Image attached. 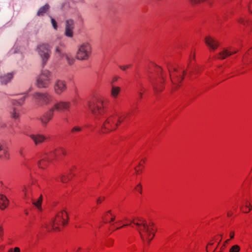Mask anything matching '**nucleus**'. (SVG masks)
I'll return each instance as SVG.
<instances>
[{
  "label": "nucleus",
  "instance_id": "nucleus-1",
  "mask_svg": "<svg viewBox=\"0 0 252 252\" xmlns=\"http://www.w3.org/2000/svg\"><path fill=\"white\" fill-rule=\"evenodd\" d=\"M87 103L89 110L94 116L96 122H99L102 126L103 120L106 118V117H102L104 113L102 99L96 97L92 100L88 101Z\"/></svg>",
  "mask_w": 252,
  "mask_h": 252
},
{
  "label": "nucleus",
  "instance_id": "nucleus-2",
  "mask_svg": "<svg viewBox=\"0 0 252 252\" xmlns=\"http://www.w3.org/2000/svg\"><path fill=\"white\" fill-rule=\"evenodd\" d=\"M124 119L125 118L122 119V116L117 113L106 116V118L103 120L101 126V132L105 133L116 130Z\"/></svg>",
  "mask_w": 252,
  "mask_h": 252
},
{
  "label": "nucleus",
  "instance_id": "nucleus-3",
  "mask_svg": "<svg viewBox=\"0 0 252 252\" xmlns=\"http://www.w3.org/2000/svg\"><path fill=\"white\" fill-rule=\"evenodd\" d=\"M141 223H135L134 220H131L130 222L133 223L136 226L139 227L138 229L139 234L142 240L144 241L145 240H148L149 242L153 239L155 236V233L152 232V231L150 230L149 226L145 220H138Z\"/></svg>",
  "mask_w": 252,
  "mask_h": 252
},
{
  "label": "nucleus",
  "instance_id": "nucleus-4",
  "mask_svg": "<svg viewBox=\"0 0 252 252\" xmlns=\"http://www.w3.org/2000/svg\"><path fill=\"white\" fill-rule=\"evenodd\" d=\"M52 80V73L48 70H41L36 80V85L39 88H46Z\"/></svg>",
  "mask_w": 252,
  "mask_h": 252
},
{
  "label": "nucleus",
  "instance_id": "nucleus-5",
  "mask_svg": "<svg viewBox=\"0 0 252 252\" xmlns=\"http://www.w3.org/2000/svg\"><path fill=\"white\" fill-rule=\"evenodd\" d=\"M61 154L65 155L64 150L62 148L46 155L41 160L38 161L39 167L42 169L45 168L49 162L52 161L56 157H59Z\"/></svg>",
  "mask_w": 252,
  "mask_h": 252
},
{
  "label": "nucleus",
  "instance_id": "nucleus-6",
  "mask_svg": "<svg viewBox=\"0 0 252 252\" xmlns=\"http://www.w3.org/2000/svg\"><path fill=\"white\" fill-rule=\"evenodd\" d=\"M91 53V47L89 43L85 42L78 46L76 59L80 60H87Z\"/></svg>",
  "mask_w": 252,
  "mask_h": 252
},
{
  "label": "nucleus",
  "instance_id": "nucleus-7",
  "mask_svg": "<svg viewBox=\"0 0 252 252\" xmlns=\"http://www.w3.org/2000/svg\"><path fill=\"white\" fill-rule=\"evenodd\" d=\"M36 51L41 59L42 66H44L50 56L49 45L47 44H40L37 46Z\"/></svg>",
  "mask_w": 252,
  "mask_h": 252
},
{
  "label": "nucleus",
  "instance_id": "nucleus-8",
  "mask_svg": "<svg viewBox=\"0 0 252 252\" xmlns=\"http://www.w3.org/2000/svg\"><path fill=\"white\" fill-rule=\"evenodd\" d=\"M156 71L157 73L158 79L155 82L151 81L153 89L156 92H161L163 87L160 85L165 80L166 75L163 73L162 68L160 66H157Z\"/></svg>",
  "mask_w": 252,
  "mask_h": 252
},
{
  "label": "nucleus",
  "instance_id": "nucleus-9",
  "mask_svg": "<svg viewBox=\"0 0 252 252\" xmlns=\"http://www.w3.org/2000/svg\"><path fill=\"white\" fill-rule=\"evenodd\" d=\"M65 215L67 219H68V217L67 213L65 210H63L61 212L59 213L56 216V218L53 220L51 223V226L52 228L54 230L60 231V229L59 227L60 223L61 222L63 225H65L67 223L68 221L65 220L63 215Z\"/></svg>",
  "mask_w": 252,
  "mask_h": 252
},
{
  "label": "nucleus",
  "instance_id": "nucleus-10",
  "mask_svg": "<svg viewBox=\"0 0 252 252\" xmlns=\"http://www.w3.org/2000/svg\"><path fill=\"white\" fill-rule=\"evenodd\" d=\"M34 97L39 105H47L52 100V96L48 93H36Z\"/></svg>",
  "mask_w": 252,
  "mask_h": 252
},
{
  "label": "nucleus",
  "instance_id": "nucleus-11",
  "mask_svg": "<svg viewBox=\"0 0 252 252\" xmlns=\"http://www.w3.org/2000/svg\"><path fill=\"white\" fill-rule=\"evenodd\" d=\"M169 72L170 73V75L171 77V81L174 86L173 87V89H176L179 86V83H181L182 80L184 79L183 76H181L180 75L177 74L178 70L176 68H173L174 72L171 73L170 71V69L168 68Z\"/></svg>",
  "mask_w": 252,
  "mask_h": 252
},
{
  "label": "nucleus",
  "instance_id": "nucleus-12",
  "mask_svg": "<svg viewBox=\"0 0 252 252\" xmlns=\"http://www.w3.org/2000/svg\"><path fill=\"white\" fill-rule=\"evenodd\" d=\"M67 89L66 82L62 80H57L54 86V90L56 94L60 95Z\"/></svg>",
  "mask_w": 252,
  "mask_h": 252
},
{
  "label": "nucleus",
  "instance_id": "nucleus-13",
  "mask_svg": "<svg viewBox=\"0 0 252 252\" xmlns=\"http://www.w3.org/2000/svg\"><path fill=\"white\" fill-rule=\"evenodd\" d=\"M71 103L69 101H60L56 103L51 109H54V111L55 110L57 111H69Z\"/></svg>",
  "mask_w": 252,
  "mask_h": 252
},
{
  "label": "nucleus",
  "instance_id": "nucleus-14",
  "mask_svg": "<svg viewBox=\"0 0 252 252\" xmlns=\"http://www.w3.org/2000/svg\"><path fill=\"white\" fill-rule=\"evenodd\" d=\"M74 29V22L72 19L65 21L64 34L68 37H73V30Z\"/></svg>",
  "mask_w": 252,
  "mask_h": 252
},
{
  "label": "nucleus",
  "instance_id": "nucleus-15",
  "mask_svg": "<svg viewBox=\"0 0 252 252\" xmlns=\"http://www.w3.org/2000/svg\"><path fill=\"white\" fill-rule=\"evenodd\" d=\"M54 115V109H50L48 111L43 114L39 118L42 125L43 126H46L48 123L52 119Z\"/></svg>",
  "mask_w": 252,
  "mask_h": 252
},
{
  "label": "nucleus",
  "instance_id": "nucleus-16",
  "mask_svg": "<svg viewBox=\"0 0 252 252\" xmlns=\"http://www.w3.org/2000/svg\"><path fill=\"white\" fill-rule=\"evenodd\" d=\"M205 42L212 50H216L219 45V43L211 37H206Z\"/></svg>",
  "mask_w": 252,
  "mask_h": 252
},
{
  "label": "nucleus",
  "instance_id": "nucleus-17",
  "mask_svg": "<svg viewBox=\"0 0 252 252\" xmlns=\"http://www.w3.org/2000/svg\"><path fill=\"white\" fill-rule=\"evenodd\" d=\"M30 137L36 145L42 143L47 138L44 135L40 134H31Z\"/></svg>",
  "mask_w": 252,
  "mask_h": 252
},
{
  "label": "nucleus",
  "instance_id": "nucleus-18",
  "mask_svg": "<svg viewBox=\"0 0 252 252\" xmlns=\"http://www.w3.org/2000/svg\"><path fill=\"white\" fill-rule=\"evenodd\" d=\"M9 154L3 142L0 141V158L8 159Z\"/></svg>",
  "mask_w": 252,
  "mask_h": 252
},
{
  "label": "nucleus",
  "instance_id": "nucleus-19",
  "mask_svg": "<svg viewBox=\"0 0 252 252\" xmlns=\"http://www.w3.org/2000/svg\"><path fill=\"white\" fill-rule=\"evenodd\" d=\"M13 74L12 73H8L6 74L0 76V81L2 84L6 85L9 83L13 78Z\"/></svg>",
  "mask_w": 252,
  "mask_h": 252
},
{
  "label": "nucleus",
  "instance_id": "nucleus-20",
  "mask_svg": "<svg viewBox=\"0 0 252 252\" xmlns=\"http://www.w3.org/2000/svg\"><path fill=\"white\" fill-rule=\"evenodd\" d=\"M9 200L7 197L3 195H0V208L2 210L5 209L8 206Z\"/></svg>",
  "mask_w": 252,
  "mask_h": 252
},
{
  "label": "nucleus",
  "instance_id": "nucleus-21",
  "mask_svg": "<svg viewBox=\"0 0 252 252\" xmlns=\"http://www.w3.org/2000/svg\"><path fill=\"white\" fill-rule=\"evenodd\" d=\"M237 51H234V52H230L228 51L226 49L223 50L222 52L219 53V57H218L219 59L223 60L225 59L227 57L230 56L234 54L237 53Z\"/></svg>",
  "mask_w": 252,
  "mask_h": 252
},
{
  "label": "nucleus",
  "instance_id": "nucleus-22",
  "mask_svg": "<svg viewBox=\"0 0 252 252\" xmlns=\"http://www.w3.org/2000/svg\"><path fill=\"white\" fill-rule=\"evenodd\" d=\"M26 97V96L25 95L18 100L12 99L11 100L12 107H16V106H21L23 104Z\"/></svg>",
  "mask_w": 252,
  "mask_h": 252
},
{
  "label": "nucleus",
  "instance_id": "nucleus-23",
  "mask_svg": "<svg viewBox=\"0 0 252 252\" xmlns=\"http://www.w3.org/2000/svg\"><path fill=\"white\" fill-rule=\"evenodd\" d=\"M64 45L63 43H60L58 46H57L55 49V52L60 57H63L65 55L64 52Z\"/></svg>",
  "mask_w": 252,
  "mask_h": 252
},
{
  "label": "nucleus",
  "instance_id": "nucleus-24",
  "mask_svg": "<svg viewBox=\"0 0 252 252\" xmlns=\"http://www.w3.org/2000/svg\"><path fill=\"white\" fill-rule=\"evenodd\" d=\"M121 91V88L119 87L113 86L111 91V95L114 98H117Z\"/></svg>",
  "mask_w": 252,
  "mask_h": 252
},
{
  "label": "nucleus",
  "instance_id": "nucleus-25",
  "mask_svg": "<svg viewBox=\"0 0 252 252\" xmlns=\"http://www.w3.org/2000/svg\"><path fill=\"white\" fill-rule=\"evenodd\" d=\"M11 117L14 119H17L19 117L20 110L16 107H12L11 110L10 111Z\"/></svg>",
  "mask_w": 252,
  "mask_h": 252
},
{
  "label": "nucleus",
  "instance_id": "nucleus-26",
  "mask_svg": "<svg viewBox=\"0 0 252 252\" xmlns=\"http://www.w3.org/2000/svg\"><path fill=\"white\" fill-rule=\"evenodd\" d=\"M49 8V5L47 4L45 5L42 6L37 12V15L39 16H43L45 13H46Z\"/></svg>",
  "mask_w": 252,
  "mask_h": 252
},
{
  "label": "nucleus",
  "instance_id": "nucleus-27",
  "mask_svg": "<svg viewBox=\"0 0 252 252\" xmlns=\"http://www.w3.org/2000/svg\"><path fill=\"white\" fill-rule=\"evenodd\" d=\"M32 204L35 206L37 209H38L40 210H41V203L43 200V197L42 195L40 196V197L38 198L37 200L36 201L33 199H32Z\"/></svg>",
  "mask_w": 252,
  "mask_h": 252
},
{
  "label": "nucleus",
  "instance_id": "nucleus-28",
  "mask_svg": "<svg viewBox=\"0 0 252 252\" xmlns=\"http://www.w3.org/2000/svg\"><path fill=\"white\" fill-rule=\"evenodd\" d=\"M82 130L81 127L79 126H74L70 130V134L74 135L76 134L78 132H80Z\"/></svg>",
  "mask_w": 252,
  "mask_h": 252
},
{
  "label": "nucleus",
  "instance_id": "nucleus-29",
  "mask_svg": "<svg viewBox=\"0 0 252 252\" xmlns=\"http://www.w3.org/2000/svg\"><path fill=\"white\" fill-rule=\"evenodd\" d=\"M64 56L65 57L67 63H68V64L71 65L74 63L75 60L74 59V58L73 57H72L70 56L65 55H65H64Z\"/></svg>",
  "mask_w": 252,
  "mask_h": 252
},
{
  "label": "nucleus",
  "instance_id": "nucleus-30",
  "mask_svg": "<svg viewBox=\"0 0 252 252\" xmlns=\"http://www.w3.org/2000/svg\"><path fill=\"white\" fill-rule=\"evenodd\" d=\"M22 191L24 193V196L25 198H29L30 196L29 194V188L28 187H26L25 186H24L23 187Z\"/></svg>",
  "mask_w": 252,
  "mask_h": 252
},
{
  "label": "nucleus",
  "instance_id": "nucleus-31",
  "mask_svg": "<svg viewBox=\"0 0 252 252\" xmlns=\"http://www.w3.org/2000/svg\"><path fill=\"white\" fill-rule=\"evenodd\" d=\"M240 250V247L237 245H235L230 248L229 252H239Z\"/></svg>",
  "mask_w": 252,
  "mask_h": 252
},
{
  "label": "nucleus",
  "instance_id": "nucleus-32",
  "mask_svg": "<svg viewBox=\"0 0 252 252\" xmlns=\"http://www.w3.org/2000/svg\"><path fill=\"white\" fill-rule=\"evenodd\" d=\"M50 18H51V23H52L53 28L55 30H57V28H58V25H57V23L56 21L52 17H50Z\"/></svg>",
  "mask_w": 252,
  "mask_h": 252
},
{
  "label": "nucleus",
  "instance_id": "nucleus-33",
  "mask_svg": "<svg viewBox=\"0 0 252 252\" xmlns=\"http://www.w3.org/2000/svg\"><path fill=\"white\" fill-rule=\"evenodd\" d=\"M60 179L61 182H62L63 183H66L68 181H69L70 179V178H69L68 177L65 176V175H62Z\"/></svg>",
  "mask_w": 252,
  "mask_h": 252
},
{
  "label": "nucleus",
  "instance_id": "nucleus-34",
  "mask_svg": "<svg viewBox=\"0 0 252 252\" xmlns=\"http://www.w3.org/2000/svg\"><path fill=\"white\" fill-rule=\"evenodd\" d=\"M213 245V242H209L208 243V245L206 246V251L207 252H214L216 251L217 247H216V248L215 249H214V250H212L211 249H209L208 248V245H210L211 246V245Z\"/></svg>",
  "mask_w": 252,
  "mask_h": 252
},
{
  "label": "nucleus",
  "instance_id": "nucleus-35",
  "mask_svg": "<svg viewBox=\"0 0 252 252\" xmlns=\"http://www.w3.org/2000/svg\"><path fill=\"white\" fill-rule=\"evenodd\" d=\"M131 65H132L130 64L127 65H120L119 67L122 70H125L126 69L130 68Z\"/></svg>",
  "mask_w": 252,
  "mask_h": 252
},
{
  "label": "nucleus",
  "instance_id": "nucleus-36",
  "mask_svg": "<svg viewBox=\"0 0 252 252\" xmlns=\"http://www.w3.org/2000/svg\"><path fill=\"white\" fill-rule=\"evenodd\" d=\"M135 189L140 192V193L142 192V186L140 184H138L136 187Z\"/></svg>",
  "mask_w": 252,
  "mask_h": 252
},
{
  "label": "nucleus",
  "instance_id": "nucleus-37",
  "mask_svg": "<svg viewBox=\"0 0 252 252\" xmlns=\"http://www.w3.org/2000/svg\"><path fill=\"white\" fill-rule=\"evenodd\" d=\"M154 225V223L153 222H150L149 223V224H148V226H149V228H150V230L151 231L154 230V227H153Z\"/></svg>",
  "mask_w": 252,
  "mask_h": 252
},
{
  "label": "nucleus",
  "instance_id": "nucleus-38",
  "mask_svg": "<svg viewBox=\"0 0 252 252\" xmlns=\"http://www.w3.org/2000/svg\"><path fill=\"white\" fill-rule=\"evenodd\" d=\"M104 199V197H100L97 200V203H100L101 202V201L102 200H103Z\"/></svg>",
  "mask_w": 252,
  "mask_h": 252
},
{
  "label": "nucleus",
  "instance_id": "nucleus-39",
  "mask_svg": "<svg viewBox=\"0 0 252 252\" xmlns=\"http://www.w3.org/2000/svg\"><path fill=\"white\" fill-rule=\"evenodd\" d=\"M13 252H20V249L18 247H15L13 250Z\"/></svg>",
  "mask_w": 252,
  "mask_h": 252
},
{
  "label": "nucleus",
  "instance_id": "nucleus-40",
  "mask_svg": "<svg viewBox=\"0 0 252 252\" xmlns=\"http://www.w3.org/2000/svg\"><path fill=\"white\" fill-rule=\"evenodd\" d=\"M234 237V232L231 231L230 233V239H233Z\"/></svg>",
  "mask_w": 252,
  "mask_h": 252
},
{
  "label": "nucleus",
  "instance_id": "nucleus-41",
  "mask_svg": "<svg viewBox=\"0 0 252 252\" xmlns=\"http://www.w3.org/2000/svg\"><path fill=\"white\" fill-rule=\"evenodd\" d=\"M20 154L21 157H22L23 158L25 157V155H24V154L23 153V150H21L20 151Z\"/></svg>",
  "mask_w": 252,
  "mask_h": 252
},
{
  "label": "nucleus",
  "instance_id": "nucleus-42",
  "mask_svg": "<svg viewBox=\"0 0 252 252\" xmlns=\"http://www.w3.org/2000/svg\"><path fill=\"white\" fill-rule=\"evenodd\" d=\"M111 216H112V218L110 220V221H109V222H112V221H114L115 219V216H113L112 215H111Z\"/></svg>",
  "mask_w": 252,
  "mask_h": 252
},
{
  "label": "nucleus",
  "instance_id": "nucleus-43",
  "mask_svg": "<svg viewBox=\"0 0 252 252\" xmlns=\"http://www.w3.org/2000/svg\"><path fill=\"white\" fill-rule=\"evenodd\" d=\"M229 241V239H227L224 242V244H223V247H225V246H226V244H227V243H228Z\"/></svg>",
  "mask_w": 252,
  "mask_h": 252
},
{
  "label": "nucleus",
  "instance_id": "nucleus-44",
  "mask_svg": "<svg viewBox=\"0 0 252 252\" xmlns=\"http://www.w3.org/2000/svg\"><path fill=\"white\" fill-rule=\"evenodd\" d=\"M3 229L1 226H0V237L2 235Z\"/></svg>",
  "mask_w": 252,
  "mask_h": 252
},
{
  "label": "nucleus",
  "instance_id": "nucleus-45",
  "mask_svg": "<svg viewBox=\"0 0 252 252\" xmlns=\"http://www.w3.org/2000/svg\"><path fill=\"white\" fill-rule=\"evenodd\" d=\"M28 188H29V194L30 195V194H32V190L30 186H28Z\"/></svg>",
  "mask_w": 252,
  "mask_h": 252
},
{
  "label": "nucleus",
  "instance_id": "nucleus-46",
  "mask_svg": "<svg viewBox=\"0 0 252 252\" xmlns=\"http://www.w3.org/2000/svg\"><path fill=\"white\" fill-rule=\"evenodd\" d=\"M239 22L243 24H245V21H244V20H243V19H241Z\"/></svg>",
  "mask_w": 252,
  "mask_h": 252
},
{
  "label": "nucleus",
  "instance_id": "nucleus-47",
  "mask_svg": "<svg viewBox=\"0 0 252 252\" xmlns=\"http://www.w3.org/2000/svg\"><path fill=\"white\" fill-rule=\"evenodd\" d=\"M138 94L139 95L140 99H141L142 98L143 94L141 92H139Z\"/></svg>",
  "mask_w": 252,
  "mask_h": 252
},
{
  "label": "nucleus",
  "instance_id": "nucleus-48",
  "mask_svg": "<svg viewBox=\"0 0 252 252\" xmlns=\"http://www.w3.org/2000/svg\"><path fill=\"white\" fill-rule=\"evenodd\" d=\"M130 225V224H124V225H123L122 226H121V227H117V228H116V229H120V228H121V227H124V226H127V225Z\"/></svg>",
  "mask_w": 252,
  "mask_h": 252
},
{
  "label": "nucleus",
  "instance_id": "nucleus-49",
  "mask_svg": "<svg viewBox=\"0 0 252 252\" xmlns=\"http://www.w3.org/2000/svg\"><path fill=\"white\" fill-rule=\"evenodd\" d=\"M117 79H118V77H114L113 78V82L117 81Z\"/></svg>",
  "mask_w": 252,
  "mask_h": 252
},
{
  "label": "nucleus",
  "instance_id": "nucleus-50",
  "mask_svg": "<svg viewBox=\"0 0 252 252\" xmlns=\"http://www.w3.org/2000/svg\"><path fill=\"white\" fill-rule=\"evenodd\" d=\"M251 52H252V48L251 49V50L249 51V52L248 53V54L251 55Z\"/></svg>",
  "mask_w": 252,
  "mask_h": 252
},
{
  "label": "nucleus",
  "instance_id": "nucleus-51",
  "mask_svg": "<svg viewBox=\"0 0 252 252\" xmlns=\"http://www.w3.org/2000/svg\"><path fill=\"white\" fill-rule=\"evenodd\" d=\"M8 252H13V249H10Z\"/></svg>",
  "mask_w": 252,
  "mask_h": 252
},
{
  "label": "nucleus",
  "instance_id": "nucleus-52",
  "mask_svg": "<svg viewBox=\"0 0 252 252\" xmlns=\"http://www.w3.org/2000/svg\"><path fill=\"white\" fill-rule=\"evenodd\" d=\"M231 215V213H227V216H228V217L230 216Z\"/></svg>",
  "mask_w": 252,
  "mask_h": 252
},
{
  "label": "nucleus",
  "instance_id": "nucleus-53",
  "mask_svg": "<svg viewBox=\"0 0 252 252\" xmlns=\"http://www.w3.org/2000/svg\"><path fill=\"white\" fill-rule=\"evenodd\" d=\"M183 75H185L186 74V71L185 70H183Z\"/></svg>",
  "mask_w": 252,
  "mask_h": 252
},
{
  "label": "nucleus",
  "instance_id": "nucleus-54",
  "mask_svg": "<svg viewBox=\"0 0 252 252\" xmlns=\"http://www.w3.org/2000/svg\"><path fill=\"white\" fill-rule=\"evenodd\" d=\"M107 213H108L110 214H111V215H112V214H111V210L108 211L107 212Z\"/></svg>",
  "mask_w": 252,
  "mask_h": 252
},
{
  "label": "nucleus",
  "instance_id": "nucleus-55",
  "mask_svg": "<svg viewBox=\"0 0 252 252\" xmlns=\"http://www.w3.org/2000/svg\"><path fill=\"white\" fill-rule=\"evenodd\" d=\"M252 209V206H250V208L249 211L251 210Z\"/></svg>",
  "mask_w": 252,
  "mask_h": 252
},
{
  "label": "nucleus",
  "instance_id": "nucleus-56",
  "mask_svg": "<svg viewBox=\"0 0 252 252\" xmlns=\"http://www.w3.org/2000/svg\"><path fill=\"white\" fill-rule=\"evenodd\" d=\"M192 58H193V59H194L195 58V55L194 54L193 55V56H192Z\"/></svg>",
  "mask_w": 252,
  "mask_h": 252
},
{
  "label": "nucleus",
  "instance_id": "nucleus-57",
  "mask_svg": "<svg viewBox=\"0 0 252 252\" xmlns=\"http://www.w3.org/2000/svg\"><path fill=\"white\" fill-rule=\"evenodd\" d=\"M147 241V244H150V242H148V240H146Z\"/></svg>",
  "mask_w": 252,
  "mask_h": 252
},
{
  "label": "nucleus",
  "instance_id": "nucleus-58",
  "mask_svg": "<svg viewBox=\"0 0 252 252\" xmlns=\"http://www.w3.org/2000/svg\"><path fill=\"white\" fill-rule=\"evenodd\" d=\"M135 171H136V172L137 173H138V170H137V169H136V168H135Z\"/></svg>",
  "mask_w": 252,
  "mask_h": 252
},
{
  "label": "nucleus",
  "instance_id": "nucleus-59",
  "mask_svg": "<svg viewBox=\"0 0 252 252\" xmlns=\"http://www.w3.org/2000/svg\"><path fill=\"white\" fill-rule=\"evenodd\" d=\"M81 250V248H78L77 251H80Z\"/></svg>",
  "mask_w": 252,
  "mask_h": 252
},
{
  "label": "nucleus",
  "instance_id": "nucleus-60",
  "mask_svg": "<svg viewBox=\"0 0 252 252\" xmlns=\"http://www.w3.org/2000/svg\"><path fill=\"white\" fill-rule=\"evenodd\" d=\"M26 215H28V212H27V211L26 212Z\"/></svg>",
  "mask_w": 252,
  "mask_h": 252
},
{
  "label": "nucleus",
  "instance_id": "nucleus-61",
  "mask_svg": "<svg viewBox=\"0 0 252 252\" xmlns=\"http://www.w3.org/2000/svg\"><path fill=\"white\" fill-rule=\"evenodd\" d=\"M143 90V88L141 87V89H140L141 91H142Z\"/></svg>",
  "mask_w": 252,
  "mask_h": 252
},
{
  "label": "nucleus",
  "instance_id": "nucleus-62",
  "mask_svg": "<svg viewBox=\"0 0 252 252\" xmlns=\"http://www.w3.org/2000/svg\"><path fill=\"white\" fill-rule=\"evenodd\" d=\"M223 247H223V246H222L221 249H223Z\"/></svg>",
  "mask_w": 252,
  "mask_h": 252
}]
</instances>
